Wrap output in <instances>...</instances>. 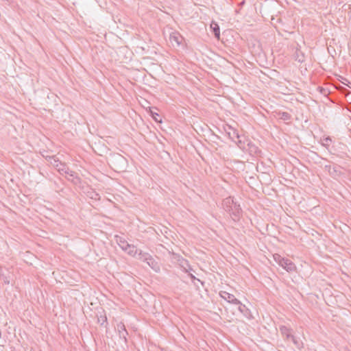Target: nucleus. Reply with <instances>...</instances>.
<instances>
[{
	"label": "nucleus",
	"instance_id": "nucleus-1",
	"mask_svg": "<svg viewBox=\"0 0 351 351\" xmlns=\"http://www.w3.org/2000/svg\"><path fill=\"white\" fill-rule=\"evenodd\" d=\"M223 209L230 214L234 221H238L242 215V209L232 197H228L223 200Z\"/></svg>",
	"mask_w": 351,
	"mask_h": 351
},
{
	"label": "nucleus",
	"instance_id": "nucleus-2",
	"mask_svg": "<svg viewBox=\"0 0 351 351\" xmlns=\"http://www.w3.org/2000/svg\"><path fill=\"white\" fill-rule=\"evenodd\" d=\"M108 163L111 168L117 172L125 171L128 166L126 158L117 153L110 154Z\"/></svg>",
	"mask_w": 351,
	"mask_h": 351
},
{
	"label": "nucleus",
	"instance_id": "nucleus-3",
	"mask_svg": "<svg viewBox=\"0 0 351 351\" xmlns=\"http://www.w3.org/2000/svg\"><path fill=\"white\" fill-rule=\"evenodd\" d=\"M274 258L279 265L288 272H292L296 270L295 265L291 260L282 257L278 254L274 255Z\"/></svg>",
	"mask_w": 351,
	"mask_h": 351
},
{
	"label": "nucleus",
	"instance_id": "nucleus-4",
	"mask_svg": "<svg viewBox=\"0 0 351 351\" xmlns=\"http://www.w3.org/2000/svg\"><path fill=\"white\" fill-rule=\"evenodd\" d=\"M46 159L51 163L53 167L57 169L60 173L63 174L69 173V167L66 166V165L60 162L54 156H47Z\"/></svg>",
	"mask_w": 351,
	"mask_h": 351
},
{
	"label": "nucleus",
	"instance_id": "nucleus-5",
	"mask_svg": "<svg viewBox=\"0 0 351 351\" xmlns=\"http://www.w3.org/2000/svg\"><path fill=\"white\" fill-rule=\"evenodd\" d=\"M119 245L123 250L126 252L130 256H136L138 253V249L134 245L129 244L125 241L121 240Z\"/></svg>",
	"mask_w": 351,
	"mask_h": 351
},
{
	"label": "nucleus",
	"instance_id": "nucleus-6",
	"mask_svg": "<svg viewBox=\"0 0 351 351\" xmlns=\"http://www.w3.org/2000/svg\"><path fill=\"white\" fill-rule=\"evenodd\" d=\"M341 167L339 165L332 167L330 165H326L324 167V169L327 171L333 178H337L341 175Z\"/></svg>",
	"mask_w": 351,
	"mask_h": 351
},
{
	"label": "nucleus",
	"instance_id": "nucleus-7",
	"mask_svg": "<svg viewBox=\"0 0 351 351\" xmlns=\"http://www.w3.org/2000/svg\"><path fill=\"white\" fill-rule=\"evenodd\" d=\"M246 141H247L246 150L249 152V154L253 156H259L261 153V149L252 141H250L249 140H246Z\"/></svg>",
	"mask_w": 351,
	"mask_h": 351
},
{
	"label": "nucleus",
	"instance_id": "nucleus-8",
	"mask_svg": "<svg viewBox=\"0 0 351 351\" xmlns=\"http://www.w3.org/2000/svg\"><path fill=\"white\" fill-rule=\"evenodd\" d=\"M183 37L178 32H172L169 36V40L173 46L179 47L183 40Z\"/></svg>",
	"mask_w": 351,
	"mask_h": 351
},
{
	"label": "nucleus",
	"instance_id": "nucleus-9",
	"mask_svg": "<svg viewBox=\"0 0 351 351\" xmlns=\"http://www.w3.org/2000/svg\"><path fill=\"white\" fill-rule=\"evenodd\" d=\"M116 330H117L119 332V337L121 339H123L124 341L127 342V336L128 335V332L125 328V324L123 322H119L117 324Z\"/></svg>",
	"mask_w": 351,
	"mask_h": 351
},
{
	"label": "nucleus",
	"instance_id": "nucleus-10",
	"mask_svg": "<svg viewBox=\"0 0 351 351\" xmlns=\"http://www.w3.org/2000/svg\"><path fill=\"white\" fill-rule=\"evenodd\" d=\"M220 296L230 304H239V300L237 299L233 294L229 293L226 291H221Z\"/></svg>",
	"mask_w": 351,
	"mask_h": 351
},
{
	"label": "nucleus",
	"instance_id": "nucleus-11",
	"mask_svg": "<svg viewBox=\"0 0 351 351\" xmlns=\"http://www.w3.org/2000/svg\"><path fill=\"white\" fill-rule=\"evenodd\" d=\"M147 265L156 272L160 271V266L158 263L152 255L149 257L146 261Z\"/></svg>",
	"mask_w": 351,
	"mask_h": 351
},
{
	"label": "nucleus",
	"instance_id": "nucleus-12",
	"mask_svg": "<svg viewBox=\"0 0 351 351\" xmlns=\"http://www.w3.org/2000/svg\"><path fill=\"white\" fill-rule=\"evenodd\" d=\"M293 58L295 61L302 63L305 61L304 53L301 51L300 47H297L293 53Z\"/></svg>",
	"mask_w": 351,
	"mask_h": 351
},
{
	"label": "nucleus",
	"instance_id": "nucleus-13",
	"mask_svg": "<svg viewBox=\"0 0 351 351\" xmlns=\"http://www.w3.org/2000/svg\"><path fill=\"white\" fill-rule=\"evenodd\" d=\"M178 261L180 262V265L183 269V271L185 273L189 274L190 271H193V268L189 265L187 260H186L183 258H181L178 259Z\"/></svg>",
	"mask_w": 351,
	"mask_h": 351
},
{
	"label": "nucleus",
	"instance_id": "nucleus-14",
	"mask_svg": "<svg viewBox=\"0 0 351 351\" xmlns=\"http://www.w3.org/2000/svg\"><path fill=\"white\" fill-rule=\"evenodd\" d=\"M210 27L215 37L219 40L220 38V28L219 25L217 23L213 21L210 23Z\"/></svg>",
	"mask_w": 351,
	"mask_h": 351
},
{
	"label": "nucleus",
	"instance_id": "nucleus-15",
	"mask_svg": "<svg viewBox=\"0 0 351 351\" xmlns=\"http://www.w3.org/2000/svg\"><path fill=\"white\" fill-rule=\"evenodd\" d=\"M280 332L284 337H286V339L287 340L290 339L293 336V335L291 333V329L285 326H280Z\"/></svg>",
	"mask_w": 351,
	"mask_h": 351
},
{
	"label": "nucleus",
	"instance_id": "nucleus-16",
	"mask_svg": "<svg viewBox=\"0 0 351 351\" xmlns=\"http://www.w3.org/2000/svg\"><path fill=\"white\" fill-rule=\"evenodd\" d=\"M150 255L147 252H143L141 250H138V253L136 255V258L143 262H146L147 258L150 257Z\"/></svg>",
	"mask_w": 351,
	"mask_h": 351
},
{
	"label": "nucleus",
	"instance_id": "nucleus-17",
	"mask_svg": "<svg viewBox=\"0 0 351 351\" xmlns=\"http://www.w3.org/2000/svg\"><path fill=\"white\" fill-rule=\"evenodd\" d=\"M87 196L95 200H99L100 199V195L93 189H89V190L86 192Z\"/></svg>",
	"mask_w": 351,
	"mask_h": 351
},
{
	"label": "nucleus",
	"instance_id": "nucleus-18",
	"mask_svg": "<svg viewBox=\"0 0 351 351\" xmlns=\"http://www.w3.org/2000/svg\"><path fill=\"white\" fill-rule=\"evenodd\" d=\"M290 339L298 350H301L303 348V343L299 337L293 335Z\"/></svg>",
	"mask_w": 351,
	"mask_h": 351
},
{
	"label": "nucleus",
	"instance_id": "nucleus-19",
	"mask_svg": "<svg viewBox=\"0 0 351 351\" xmlns=\"http://www.w3.org/2000/svg\"><path fill=\"white\" fill-rule=\"evenodd\" d=\"M232 132H229L228 134V136L229 137L234 141H236V139L237 138H242V136H241L239 134V132L237 130L234 129V128H230Z\"/></svg>",
	"mask_w": 351,
	"mask_h": 351
},
{
	"label": "nucleus",
	"instance_id": "nucleus-20",
	"mask_svg": "<svg viewBox=\"0 0 351 351\" xmlns=\"http://www.w3.org/2000/svg\"><path fill=\"white\" fill-rule=\"evenodd\" d=\"M278 116L279 119L283 121H290L291 119V115L287 112H279Z\"/></svg>",
	"mask_w": 351,
	"mask_h": 351
},
{
	"label": "nucleus",
	"instance_id": "nucleus-21",
	"mask_svg": "<svg viewBox=\"0 0 351 351\" xmlns=\"http://www.w3.org/2000/svg\"><path fill=\"white\" fill-rule=\"evenodd\" d=\"M67 175H69L70 177H72L73 178V180H72V181L75 183V184H78L81 182V179L80 177H78L77 176V173H75V171H71L69 169V173H66Z\"/></svg>",
	"mask_w": 351,
	"mask_h": 351
},
{
	"label": "nucleus",
	"instance_id": "nucleus-22",
	"mask_svg": "<svg viewBox=\"0 0 351 351\" xmlns=\"http://www.w3.org/2000/svg\"><path fill=\"white\" fill-rule=\"evenodd\" d=\"M97 323L103 326L106 324V326L108 325L107 317L106 314H101L99 316L97 315Z\"/></svg>",
	"mask_w": 351,
	"mask_h": 351
},
{
	"label": "nucleus",
	"instance_id": "nucleus-23",
	"mask_svg": "<svg viewBox=\"0 0 351 351\" xmlns=\"http://www.w3.org/2000/svg\"><path fill=\"white\" fill-rule=\"evenodd\" d=\"M236 143V144L237 145V146L242 150H245L246 149V146H245V140H243L241 138H237V141H234Z\"/></svg>",
	"mask_w": 351,
	"mask_h": 351
},
{
	"label": "nucleus",
	"instance_id": "nucleus-24",
	"mask_svg": "<svg viewBox=\"0 0 351 351\" xmlns=\"http://www.w3.org/2000/svg\"><path fill=\"white\" fill-rule=\"evenodd\" d=\"M235 305L238 306V310L243 313L244 315H246L247 311H248L247 308L245 305L243 304L239 300V304H235Z\"/></svg>",
	"mask_w": 351,
	"mask_h": 351
},
{
	"label": "nucleus",
	"instance_id": "nucleus-25",
	"mask_svg": "<svg viewBox=\"0 0 351 351\" xmlns=\"http://www.w3.org/2000/svg\"><path fill=\"white\" fill-rule=\"evenodd\" d=\"M331 142L332 139L330 137H326L322 140V145L328 149Z\"/></svg>",
	"mask_w": 351,
	"mask_h": 351
},
{
	"label": "nucleus",
	"instance_id": "nucleus-26",
	"mask_svg": "<svg viewBox=\"0 0 351 351\" xmlns=\"http://www.w3.org/2000/svg\"><path fill=\"white\" fill-rule=\"evenodd\" d=\"M0 278L2 279L3 280V282L6 285H9L10 282V277L5 275L3 270L0 274Z\"/></svg>",
	"mask_w": 351,
	"mask_h": 351
},
{
	"label": "nucleus",
	"instance_id": "nucleus-27",
	"mask_svg": "<svg viewBox=\"0 0 351 351\" xmlns=\"http://www.w3.org/2000/svg\"><path fill=\"white\" fill-rule=\"evenodd\" d=\"M189 276L191 278V279L192 280V282L194 284V285L197 287L195 281H197V282H200L202 285H204V282L203 281H201L199 278H197L193 274L189 273Z\"/></svg>",
	"mask_w": 351,
	"mask_h": 351
},
{
	"label": "nucleus",
	"instance_id": "nucleus-28",
	"mask_svg": "<svg viewBox=\"0 0 351 351\" xmlns=\"http://www.w3.org/2000/svg\"><path fill=\"white\" fill-rule=\"evenodd\" d=\"M150 114L152 117L155 120V121L161 122V120H158L157 118V117H159V114L157 112H154L152 110H150Z\"/></svg>",
	"mask_w": 351,
	"mask_h": 351
},
{
	"label": "nucleus",
	"instance_id": "nucleus-29",
	"mask_svg": "<svg viewBox=\"0 0 351 351\" xmlns=\"http://www.w3.org/2000/svg\"><path fill=\"white\" fill-rule=\"evenodd\" d=\"M341 82L351 88L350 82L346 78H342Z\"/></svg>",
	"mask_w": 351,
	"mask_h": 351
},
{
	"label": "nucleus",
	"instance_id": "nucleus-30",
	"mask_svg": "<svg viewBox=\"0 0 351 351\" xmlns=\"http://www.w3.org/2000/svg\"><path fill=\"white\" fill-rule=\"evenodd\" d=\"M318 88L321 93L324 94V95L326 94V90L325 88H324L322 87H319Z\"/></svg>",
	"mask_w": 351,
	"mask_h": 351
},
{
	"label": "nucleus",
	"instance_id": "nucleus-31",
	"mask_svg": "<svg viewBox=\"0 0 351 351\" xmlns=\"http://www.w3.org/2000/svg\"><path fill=\"white\" fill-rule=\"evenodd\" d=\"M2 271H3V269L0 267V274L1 273Z\"/></svg>",
	"mask_w": 351,
	"mask_h": 351
}]
</instances>
